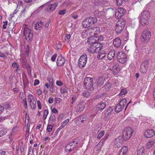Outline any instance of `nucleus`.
<instances>
[{"label": "nucleus", "instance_id": "obj_1", "mask_svg": "<svg viewBox=\"0 0 155 155\" xmlns=\"http://www.w3.org/2000/svg\"><path fill=\"white\" fill-rule=\"evenodd\" d=\"M150 18V14L147 10L143 11L140 16V22L143 25H147L148 24Z\"/></svg>", "mask_w": 155, "mask_h": 155}, {"label": "nucleus", "instance_id": "obj_2", "mask_svg": "<svg viewBox=\"0 0 155 155\" xmlns=\"http://www.w3.org/2000/svg\"><path fill=\"white\" fill-rule=\"evenodd\" d=\"M97 21V19L96 17H89L85 19L82 22L83 27L87 28L92 26Z\"/></svg>", "mask_w": 155, "mask_h": 155}, {"label": "nucleus", "instance_id": "obj_3", "mask_svg": "<svg viewBox=\"0 0 155 155\" xmlns=\"http://www.w3.org/2000/svg\"><path fill=\"white\" fill-rule=\"evenodd\" d=\"M94 80L93 78L86 77L84 80V86L85 88L90 91L94 89L93 86Z\"/></svg>", "mask_w": 155, "mask_h": 155}, {"label": "nucleus", "instance_id": "obj_4", "mask_svg": "<svg viewBox=\"0 0 155 155\" xmlns=\"http://www.w3.org/2000/svg\"><path fill=\"white\" fill-rule=\"evenodd\" d=\"M151 37V32L148 30H144L143 31L140 36V39L144 43L148 42Z\"/></svg>", "mask_w": 155, "mask_h": 155}, {"label": "nucleus", "instance_id": "obj_5", "mask_svg": "<svg viewBox=\"0 0 155 155\" xmlns=\"http://www.w3.org/2000/svg\"><path fill=\"white\" fill-rule=\"evenodd\" d=\"M78 140L76 139L68 144L65 148V150L68 152H70L74 150L78 144Z\"/></svg>", "mask_w": 155, "mask_h": 155}, {"label": "nucleus", "instance_id": "obj_6", "mask_svg": "<svg viewBox=\"0 0 155 155\" xmlns=\"http://www.w3.org/2000/svg\"><path fill=\"white\" fill-rule=\"evenodd\" d=\"M125 24V22L123 20H119L117 22L116 26L115 31L117 34L120 33L123 30Z\"/></svg>", "mask_w": 155, "mask_h": 155}, {"label": "nucleus", "instance_id": "obj_7", "mask_svg": "<svg viewBox=\"0 0 155 155\" xmlns=\"http://www.w3.org/2000/svg\"><path fill=\"white\" fill-rule=\"evenodd\" d=\"M133 132L131 128L128 127L126 128L123 132V138L125 140H128Z\"/></svg>", "mask_w": 155, "mask_h": 155}, {"label": "nucleus", "instance_id": "obj_8", "mask_svg": "<svg viewBox=\"0 0 155 155\" xmlns=\"http://www.w3.org/2000/svg\"><path fill=\"white\" fill-rule=\"evenodd\" d=\"M117 57L118 61L122 64L126 63L127 61V55L123 51L118 52Z\"/></svg>", "mask_w": 155, "mask_h": 155}, {"label": "nucleus", "instance_id": "obj_9", "mask_svg": "<svg viewBox=\"0 0 155 155\" xmlns=\"http://www.w3.org/2000/svg\"><path fill=\"white\" fill-rule=\"evenodd\" d=\"M127 100L125 98L122 99L119 103L117 105L115 109V111L117 113L121 111L126 105Z\"/></svg>", "mask_w": 155, "mask_h": 155}, {"label": "nucleus", "instance_id": "obj_10", "mask_svg": "<svg viewBox=\"0 0 155 155\" xmlns=\"http://www.w3.org/2000/svg\"><path fill=\"white\" fill-rule=\"evenodd\" d=\"M87 60V56L86 54H84L82 55L79 60L78 66L80 68L84 67Z\"/></svg>", "mask_w": 155, "mask_h": 155}, {"label": "nucleus", "instance_id": "obj_11", "mask_svg": "<svg viewBox=\"0 0 155 155\" xmlns=\"http://www.w3.org/2000/svg\"><path fill=\"white\" fill-rule=\"evenodd\" d=\"M24 34L26 39L31 40L33 36V32L32 30L28 28H25L24 30Z\"/></svg>", "mask_w": 155, "mask_h": 155}, {"label": "nucleus", "instance_id": "obj_12", "mask_svg": "<svg viewBox=\"0 0 155 155\" xmlns=\"http://www.w3.org/2000/svg\"><path fill=\"white\" fill-rule=\"evenodd\" d=\"M126 10L124 8H119L117 9V11L115 12V17L119 19L123 16L126 13Z\"/></svg>", "mask_w": 155, "mask_h": 155}, {"label": "nucleus", "instance_id": "obj_13", "mask_svg": "<svg viewBox=\"0 0 155 155\" xmlns=\"http://www.w3.org/2000/svg\"><path fill=\"white\" fill-rule=\"evenodd\" d=\"M149 65L148 61H146L142 62L140 69V71L142 73H145L147 71Z\"/></svg>", "mask_w": 155, "mask_h": 155}, {"label": "nucleus", "instance_id": "obj_14", "mask_svg": "<svg viewBox=\"0 0 155 155\" xmlns=\"http://www.w3.org/2000/svg\"><path fill=\"white\" fill-rule=\"evenodd\" d=\"M106 101L105 100H104L97 105L96 109L98 111H101L105 108L107 104Z\"/></svg>", "mask_w": 155, "mask_h": 155}, {"label": "nucleus", "instance_id": "obj_15", "mask_svg": "<svg viewBox=\"0 0 155 155\" xmlns=\"http://www.w3.org/2000/svg\"><path fill=\"white\" fill-rule=\"evenodd\" d=\"M155 132L152 130H147L144 133V136L146 138H150L155 135Z\"/></svg>", "mask_w": 155, "mask_h": 155}, {"label": "nucleus", "instance_id": "obj_16", "mask_svg": "<svg viewBox=\"0 0 155 155\" xmlns=\"http://www.w3.org/2000/svg\"><path fill=\"white\" fill-rule=\"evenodd\" d=\"M104 79L102 76H99L96 79V84L97 85V86L101 87L104 81Z\"/></svg>", "mask_w": 155, "mask_h": 155}, {"label": "nucleus", "instance_id": "obj_17", "mask_svg": "<svg viewBox=\"0 0 155 155\" xmlns=\"http://www.w3.org/2000/svg\"><path fill=\"white\" fill-rule=\"evenodd\" d=\"M65 63L64 59L61 56H59L57 58V64L58 66L63 65Z\"/></svg>", "mask_w": 155, "mask_h": 155}, {"label": "nucleus", "instance_id": "obj_18", "mask_svg": "<svg viewBox=\"0 0 155 155\" xmlns=\"http://www.w3.org/2000/svg\"><path fill=\"white\" fill-rule=\"evenodd\" d=\"M87 42L91 45H96L97 44L96 39V37H90L88 39Z\"/></svg>", "mask_w": 155, "mask_h": 155}, {"label": "nucleus", "instance_id": "obj_19", "mask_svg": "<svg viewBox=\"0 0 155 155\" xmlns=\"http://www.w3.org/2000/svg\"><path fill=\"white\" fill-rule=\"evenodd\" d=\"M121 137H119L115 139L114 141L115 147L117 148H119L122 145V143L121 142Z\"/></svg>", "mask_w": 155, "mask_h": 155}, {"label": "nucleus", "instance_id": "obj_20", "mask_svg": "<svg viewBox=\"0 0 155 155\" xmlns=\"http://www.w3.org/2000/svg\"><path fill=\"white\" fill-rule=\"evenodd\" d=\"M113 43L115 47L118 48L121 44V41L119 38L117 37L114 40Z\"/></svg>", "mask_w": 155, "mask_h": 155}, {"label": "nucleus", "instance_id": "obj_21", "mask_svg": "<svg viewBox=\"0 0 155 155\" xmlns=\"http://www.w3.org/2000/svg\"><path fill=\"white\" fill-rule=\"evenodd\" d=\"M85 104L84 102L79 103L77 106V111L78 112H80L84 110Z\"/></svg>", "mask_w": 155, "mask_h": 155}, {"label": "nucleus", "instance_id": "obj_22", "mask_svg": "<svg viewBox=\"0 0 155 155\" xmlns=\"http://www.w3.org/2000/svg\"><path fill=\"white\" fill-rule=\"evenodd\" d=\"M115 52L114 49H111L107 54V58L109 60L113 59L115 56Z\"/></svg>", "mask_w": 155, "mask_h": 155}, {"label": "nucleus", "instance_id": "obj_23", "mask_svg": "<svg viewBox=\"0 0 155 155\" xmlns=\"http://www.w3.org/2000/svg\"><path fill=\"white\" fill-rule=\"evenodd\" d=\"M116 64L114 63L112 66V69L114 71L113 73L115 75L117 74L120 70L119 66L116 65Z\"/></svg>", "mask_w": 155, "mask_h": 155}, {"label": "nucleus", "instance_id": "obj_24", "mask_svg": "<svg viewBox=\"0 0 155 155\" xmlns=\"http://www.w3.org/2000/svg\"><path fill=\"white\" fill-rule=\"evenodd\" d=\"M57 3L51 4L49 5L47 7V10L49 11H53L54 10L58 5Z\"/></svg>", "mask_w": 155, "mask_h": 155}, {"label": "nucleus", "instance_id": "obj_25", "mask_svg": "<svg viewBox=\"0 0 155 155\" xmlns=\"http://www.w3.org/2000/svg\"><path fill=\"white\" fill-rule=\"evenodd\" d=\"M94 14L96 18V17H100L104 15H105V13L104 11L100 12L97 10L94 12Z\"/></svg>", "mask_w": 155, "mask_h": 155}, {"label": "nucleus", "instance_id": "obj_26", "mask_svg": "<svg viewBox=\"0 0 155 155\" xmlns=\"http://www.w3.org/2000/svg\"><path fill=\"white\" fill-rule=\"evenodd\" d=\"M128 150V147L126 146L122 147L120 150L118 155H126Z\"/></svg>", "mask_w": 155, "mask_h": 155}, {"label": "nucleus", "instance_id": "obj_27", "mask_svg": "<svg viewBox=\"0 0 155 155\" xmlns=\"http://www.w3.org/2000/svg\"><path fill=\"white\" fill-rule=\"evenodd\" d=\"M155 143V141L153 140H151L148 142L146 145V147L147 149H149Z\"/></svg>", "mask_w": 155, "mask_h": 155}, {"label": "nucleus", "instance_id": "obj_28", "mask_svg": "<svg viewBox=\"0 0 155 155\" xmlns=\"http://www.w3.org/2000/svg\"><path fill=\"white\" fill-rule=\"evenodd\" d=\"M56 117L53 114H51L49 118L48 123L51 124L56 120Z\"/></svg>", "mask_w": 155, "mask_h": 155}, {"label": "nucleus", "instance_id": "obj_29", "mask_svg": "<svg viewBox=\"0 0 155 155\" xmlns=\"http://www.w3.org/2000/svg\"><path fill=\"white\" fill-rule=\"evenodd\" d=\"M106 55V54L105 53L104 51H102L101 53H99L97 56V58L99 59H102Z\"/></svg>", "mask_w": 155, "mask_h": 155}, {"label": "nucleus", "instance_id": "obj_30", "mask_svg": "<svg viewBox=\"0 0 155 155\" xmlns=\"http://www.w3.org/2000/svg\"><path fill=\"white\" fill-rule=\"evenodd\" d=\"M21 62L22 64L26 68H28L29 66L28 63L27 62L26 59L25 58H22Z\"/></svg>", "mask_w": 155, "mask_h": 155}, {"label": "nucleus", "instance_id": "obj_31", "mask_svg": "<svg viewBox=\"0 0 155 155\" xmlns=\"http://www.w3.org/2000/svg\"><path fill=\"white\" fill-rule=\"evenodd\" d=\"M43 23L42 21L37 23L35 25V28L36 30L40 29V28L42 27V25H43Z\"/></svg>", "mask_w": 155, "mask_h": 155}, {"label": "nucleus", "instance_id": "obj_32", "mask_svg": "<svg viewBox=\"0 0 155 155\" xmlns=\"http://www.w3.org/2000/svg\"><path fill=\"white\" fill-rule=\"evenodd\" d=\"M95 47L94 45H91V46L87 48V50L90 53H93L95 52Z\"/></svg>", "mask_w": 155, "mask_h": 155}, {"label": "nucleus", "instance_id": "obj_33", "mask_svg": "<svg viewBox=\"0 0 155 155\" xmlns=\"http://www.w3.org/2000/svg\"><path fill=\"white\" fill-rule=\"evenodd\" d=\"M95 53H98L99 51L101 50V46L99 44L97 43V45H94Z\"/></svg>", "mask_w": 155, "mask_h": 155}, {"label": "nucleus", "instance_id": "obj_34", "mask_svg": "<svg viewBox=\"0 0 155 155\" xmlns=\"http://www.w3.org/2000/svg\"><path fill=\"white\" fill-rule=\"evenodd\" d=\"M91 30H93L94 31V35H97L98 34H99L100 32V29L99 27H93L91 28Z\"/></svg>", "mask_w": 155, "mask_h": 155}, {"label": "nucleus", "instance_id": "obj_35", "mask_svg": "<svg viewBox=\"0 0 155 155\" xmlns=\"http://www.w3.org/2000/svg\"><path fill=\"white\" fill-rule=\"evenodd\" d=\"M113 110V109L112 107H110L105 113V117L110 116Z\"/></svg>", "mask_w": 155, "mask_h": 155}, {"label": "nucleus", "instance_id": "obj_36", "mask_svg": "<svg viewBox=\"0 0 155 155\" xmlns=\"http://www.w3.org/2000/svg\"><path fill=\"white\" fill-rule=\"evenodd\" d=\"M87 116L83 117V116H81L79 118V120H80L82 123H85L87 121Z\"/></svg>", "mask_w": 155, "mask_h": 155}, {"label": "nucleus", "instance_id": "obj_37", "mask_svg": "<svg viewBox=\"0 0 155 155\" xmlns=\"http://www.w3.org/2000/svg\"><path fill=\"white\" fill-rule=\"evenodd\" d=\"M96 39L97 40V43L100 44V42L103 41L104 37L102 36H99L96 37Z\"/></svg>", "mask_w": 155, "mask_h": 155}, {"label": "nucleus", "instance_id": "obj_38", "mask_svg": "<svg viewBox=\"0 0 155 155\" xmlns=\"http://www.w3.org/2000/svg\"><path fill=\"white\" fill-rule=\"evenodd\" d=\"M101 128L100 127V126L99 124H97L96 125L94 129V131H96L95 133V135H96L97 134L99 131L100 130Z\"/></svg>", "mask_w": 155, "mask_h": 155}, {"label": "nucleus", "instance_id": "obj_39", "mask_svg": "<svg viewBox=\"0 0 155 155\" xmlns=\"http://www.w3.org/2000/svg\"><path fill=\"white\" fill-rule=\"evenodd\" d=\"M61 93L64 94L68 92V88L65 86L62 87L60 89Z\"/></svg>", "mask_w": 155, "mask_h": 155}, {"label": "nucleus", "instance_id": "obj_40", "mask_svg": "<svg viewBox=\"0 0 155 155\" xmlns=\"http://www.w3.org/2000/svg\"><path fill=\"white\" fill-rule=\"evenodd\" d=\"M105 133L104 130L101 131L97 137V139L98 140L100 139L104 135Z\"/></svg>", "mask_w": 155, "mask_h": 155}, {"label": "nucleus", "instance_id": "obj_41", "mask_svg": "<svg viewBox=\"0 0 155 155\" xmlns=\"http://www.w3.org/2000/svg\"><path fill=\"white\" fill-rule=\"evenodd\" d=\"M71 3L69 0H65L63 3V5L65 7H67L68 6H70L71 5Z\"/></svg>", "mask_w": 155, "mask_h": 155}, {"label": "nucleus", "instance_id": "obj_42", "mask_svg": "<svg viewBox=\"0 0 155 155\" xmlns=\"http://www.w3.org/2000/svg\"><path fill=\"white\" fill-rule=\"evenodd\" d=\"M82 94L83 96L87 97H88L90 96V93L87 91H84Z\"/></svg>", "mask_w": 155, "mask_h": 155}, {"label": "nucleus", "instance_id": "obj_43", "mask_svg": "<svg viewBox=\"0 0 155 155\" xmlns=\"http://www.w3.org/2000/svg\"><path fill=\"white\" fill-rule=\"evenodd\" d=\"M127 93V91L126 89H122L121 90L119 94L120 96H122L126 94Z\"/></svg>", "mask_w": 155, "mask_h": 155}, {"label": "nucleus", "instance_id": "obj_44", "mask_svg": "<svg viewBox=\"0 0 155 155\" xmlns=\"http://www.w3.org/2000/svg\"><path fill=\"white\" fill-rule=\"evenodd\" d=\"M31 107V108L34 109L36 107V101H33L30 104Z\"/></svg>", "mask_w": 155, "mask_h": 155}, {"label": "nucleus", "instance_id": "obj_45", "mask_svg": "<svg viewBox=\"0 0 155 155\" xmlns=\"http://www.w3.org/2000/svg\"><path fill=\"white\" fill-rule=\"evenodd\" d=\"M48 114V110H45L44 112L43 119L45 120L46 119L47 116Z\"/></svg>", "mask_w": 155, "mask_h": 155}, {"label": "nucleus", "instance_id": "obj_46", "mask_svg": "<svg viewBox=\"0 0 155 155\" xmlns=\"http://www.w3.org/2000/svg\"><path fill=\"white\" fill-rule=\"evenodd\" d=\"M4 107H3L4 109L5 108V109H8L10 108V105L9 103L5 102L4 103Z\"/></svg>", "mask_w": 155, "mask_h": 155}, {"label": "nucleus", "instance_id": "obj_47", "mask_svg": "<svg viewBox=\"0 0 155 155\" xmlns=\"http://www.w3.org/2000/svg\"><path fill=\"white\" fill-rule=\"evenodd\" d=\"M54 125H48L47 128V130L48 132H50L51 131Z\"/></svg>", "mask_w": 155, "mask_h": 155}, {"label": "nucleus", "instance_id": "obj_48", "mask_svg": "<svg viewBox=\"0 0 155 155\" xmlns=\"http://www.w3.org/2000/svg\"><path fill=\"white\" fill-rule=\"evenodd\" d=\"M76 96L74 95H72L71 100L70 101V104H72L76 100Z\"/></svg>", "mask_w": 155, "mask_h": 155}, {"label": "nucleus", "instance_id": "obj_49", "mask_svg": "<svg viewBox=\"0 0 155 155\" xmlns=\"http://www.w3.org/2000/svg\"><path fill=\"white\" fill-rule=\"evenodd\" d=\"M12 66L13 68H16L15 71H17L18 69V65L16 62L13 63L12 64Z\"/></svg>", "mask_w": 155, "mask_h": 155}, {"label": "nucleus", "instance_id": "obj_50", "mask_svg": "<svg viewBox=\"0 0 155 155\" xmlns=\"http://www.w3.org/2000/svg\"><path fill=\"white\" fill-rule=\"evenodd\" d=\"M71 37V35L70 34H68L66 35L65 37V39L66 41L68 42L70 41V38Z\"/></svg>", "mask_w": 155, "mask_h": 155}, {"label": "nucleus", "instance_id": "obj_51", "mask_svg": "<svg viewBox=\"0 0 155 155\" xmlns=\"http://www.w3.org/2000/svg\"><path fill=\"white\" fill-rule=\"evenodd\" d=\"M106 88L110 89L111 87V84L108 81L104 85Z\"/></svg>", "mask_w": 155, "mask_h": 155}, {"label": "nucleus", "instance_id": "obj_52", "mask_svg": "<svg viewBox=\"0 0 155 155\" xmlns=\"http://www.w3.org/2000/svg\"><path fill=\"white\" fill-rule=\"evenodd\" d=\"M66 12V10L65 9L63 10H61L59 11L58 14L59 15H64Z\"/></svg>", "mask_w": 155, "mask_h": 155}, {"label": "nucleus", "instance_id": "obj_53", "mask_svg": "<svg viewBox=\"0 0 155 155\" xmlns=\"http://www.w3.org/2000/svg\"><path fill=\"white\" fill-rule=\"evenodd\" d=\"M108 137V135L106 134L104 137L101 140L100 142H101L102 143H103V142L106 140V139Z\"/></svg>", "mask_w": 155, "mask_h": 155}, {"label": "nucleus", "instance_id": "obj_54", "mask_svg": "<svg viewBox=\"0 0 155 155\" xmlns=\"http://www.w3.org/2000/svg\"><path fill=\"white\" fill-rule=\"evenodd\" d=\"M17 127L16 126L12 130L11 132L10 133V134L11 133V135H12V134L14 133H15L17 130Z\"/></svg>", "mask_w": 155, "mask_h": 155}, {"label": "nucleus", "instance_id": "obj_55", "mask_svg": "<svg viewBox=\"0 0 155 155\" xmlns=\"http://www.w3.org/2000/svg\"><path fill=\"white\" fill-rule=\"evenodd\" d=\"M116 4L117 6H120L122 2V0H116Z\"/></svg>", "mask_w": 155, "mask_h": 155}, {"label": "nucleus", "instance_id": "obj_56", "mask_svg": "<svg viewBox=\"0 0 155 155\" xmlns=\"http://www.w3.org/2000/svg\"><path fill=\"white\" fill-rule=\"evenodd\" d=\"M61 100L60 98H57L56 97L54 99V103L56 104L57 103H60V101Z\"/></svg>", "mask_w": 155, "mask_h": 155}, {"label": "nucleus", "instance_id": "obj_57", "mask_svg": "<svg viewBox=\"0 0 155 155\" xmlns=\"http://www.w3.org/2000/svg\"><path fill=\"white\" fill-rule=\"evenodd\" d=\"M28 101L29 102L30 104L31 103V102H32L31 98L33 97V96L32 95H29L28 96Z\"/></svg>", "mask_w": 155, "mask_h": 155}, {"label": "nucleus", "instance_id": "obj_58", "mask_svg": "<svg viewBox=\"0 0 155 155\" xmlns=\"http://www.w3.org/2000/svg\"><path fill=\"white\" fill-rule=\"evenodd\" d=\"M57 54H54L51 57V60L52 61H55V59L57 57Z\"/></svg>", "mask_w": 155, "mask_h": 155}, {"label": "nucleus", "instance_id": "obj_59", "mask_svg": "<svg viewBox=\"0 0 155 155\" xmlns=\"http://www.w3.org/2000/svg\"><path fill=\"white\" fill-rule=\"evenodd\" d=\"M69 120L68 119H67L64 121L62 123V125H63L64 126H65L69 122Z\"/></svg>", "mask_w": 155, "mask_h": 155}, {"label": "nucleus", "instance_id": "obj_60", "mask_svg": "<svg viewBox=\"0 0 155 155\" xmlns=\"http://www.w3.org/2000/svg\"><path fill=\"white\" fill-rule=\"evenodd\" d=\"M51 85H49V86L50 87V90L51 92L53 93L54 91V88L53 86V85H52V84H51Z\"/></svg>", "mask_w": 155, "mask_h": 155}, {"label": "nucleus", "instance_id": "obj_61", "mask_svg": "<svg viewBox=\"0 0 155 155\" xmlns=\"http://www.w3.org/2000/svg\"><path fill=\"white\" fill-rule=\"evenodd\" d=\"M5 134V132L3 129L0 130V137H1L4 135Z\"/></svg>", "mask_w": 155, "mask_h": 155}, {"label": "nucleus", "instance_id": "obj_62", "mask_svg": "<svg viewBox=\"0 0 155 155\" xmlns=\"http://www.w3.org/2000/svg\"><path fill=\"white\" fill-rule=\"evenodd\" d=\"M23 101L24 102V106L25 107V108H27V101H26V99L25 98H24L23 99Z\"/></svg>", "mask_w": 155, "mask_h": 155}, {"label": "nucleus", "instance_id": "obj_63", "mask_svg": "<svg viewBox=\"0 0 155 155\" xmlns=\"http://www.w3.org/2000/svg\"><path fill=\"white\" fill-rule=\"evenodd\" d=\"M54 101V99L52 97H50L48 101V102L49 104H51Z\"/></svg>", "mask_w": 155, "mask_h": 155}, {"label": "nucleus", "instance_id": "obj_64", "mask_svg": "<svg viewBox=\"0 0 155 155\" xmlns=\"http://www.w3.org/2000/svg\"><path fill=\"white\" fill-rule=\"evenodd\" d=\"M63 84V83L60 81H57L56 82V84L58 86H61Z\"/></svg>", "mask_w": 155, "mask_h": 155}]
</instances>
